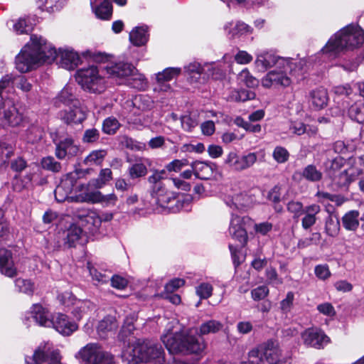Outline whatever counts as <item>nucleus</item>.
Returning <instances> with one entry per match:
<instances>
[{"instance_id": "f257e3e1", "label": "nucleus", "mask_w": 364, "mask_h": 364, "mask_svg": "<svg viewBox=\"0 0 364 364\" xmlns=\"http://www.w3.org/2000/svg\"><path fill=\"white\" fill-rule=\"evenodd\" d=\"M56 49L42 36L32 35L31 41L16 58V68L21 73L30 71L35 65L52 63Z\"/></svg>"}, {"instance_id": "f03ea898", "label": "nucleus", "mask_w": 364, "mask_h": 364, "mask_svg": "<svg viewBox=\"0 0 364 364\" xmlns=\"http://www.w3.org/2000/svg\"><path fill=\"white\" fill-rule=\"evenodd\" d=\"M364 48V31L358 26L350 24L335 33L321 49L323 53L336 56L341 52Z\"/></svg>"}, {"instance_id": "7ed1b4c3", "label": "nucleus", "mask_w": 364, "mask_h": 364, "mask_svg": "<svg viewBox=\"0 0 364 364\" xmlns=\"http://www.w3.org/2000/svg\"><path fill=\"white\" fill-rule=\"evenodd\" d=\"M122 356L126 364H137L140 362L164 364L165 361L162 347L151 341L137 340L122 353Z\"/></svg>"}, {"instance_id": "20e7f679", "label": "nucleus", "mask_w": 364, "mask_h": 364, "mask_svg": "<svg viewBox=\"0 0 364 364\" xmlns=\"http://www.w3.org/2000/svg\"><path fill=\"white\" fill-rule=\"evenodd\" d=\"M175 321L168 323L167 332L162 335L161 341L171 353L183 354L200 353L205 348V343L202 338H198L188 333H172L171 328Z\"/></svg>"}, {"instance_id": "39448f33", "label": "nucleus", "mask_w": 364, "mask_h": 364, "mask_svg": "<svg viewBox=\"0 0 364 364\" xmlns=\"http://www.w3.org/2000/svg\"><path fill=\"white\" fill-rule=\"evenodd\" d=\"M241 364H289L277 341L269 339L248 353L247 361Z\"/></svg>"}, {"instance_id": "423d86ee", "label": "nucleus", "mask_w": 364, "mask_h": 364, "mask_svg": "<svg viewBox=\"0 0 364 364\" xmlns=\"http://www.w3.org/2000/svg\"><path fill=\"white\" fill-rule=\"evenodd\" d=\"M103 65L90 66L77 70L76 80L86 91L92 93L100 94L105 90V70L102 71Z\"/></svg>"}, {"instance_id": "0eeeda50", "label": "nucleus", "mask_w": 364, "mask_h": 364, "mask_svg": "<svg viewBox=\"0 0 364 364\" xmlns=\"http://www.w3.org/2000/svg\"><path fill=\"white\" fill-rule=\"evenodd\" d=\"M295 64L291 59H289L287 64L268 72L261 80L262 86L267 89L289 87L292 82L291 77L296 75V71L293 69Z\"/></svg>"}, {"instance_id": "6e6552de", "label": "nucleus", "mask_w": 364, "mask_h": 364, "mask_svg": "<svg viewBox=\"0 0 364 364\" xmlns=\"http://www.w3.org/2000/svg\"><path fill=\"white\" fill-rule=\"evenodd\" d=\"M82 364H114L112 355L97 343H89L75 355Z\"/></svg>"}, {"instance_id": "1a4fd4ad", "label": "nucleus", "mask_w": 364, "mask_h": 364, "mask_svg": "<svg viewBox=\"0 0 364 364\" xmlns=\"http://www.w3.org/2000/svg\"><path fill=\"white\" fill-rule=\"evenodd\" d=\"M349 166L338 172L332 178V181L341 188H347L350 184L355 181L359 176L363 174L364 168V155L356 158H350Z\"/></svg>"}, {"instance_id": "9d476101", "label": "nucleus", "mask_w": 364, "mask_h": 364, "mask_svg": "<svg viewBox=\"0 0 364 364\" xmlns=\"http://www.w3.org/2000/svg\"><path fill=\"white\" fill-rule=\"evenodd\" d=\"M253 222L250 218L231 213L228 228L229 235L232 238L238 241L241 245L244 246L248 240L247 228Z\"/></svg>"}, {"instance_id": "9b49d317", "label": "nucleus", "mask_w": 364, "mask_h": 364, "mask_svg": "<svg viewBox=\"0 0 364 364\" xmlns=\"http://www.w3.org/2000/svg\"><path fill=\"white\" fill-rule=\"evenodd\" d=\"M60 302L65 306L73 305L72 314L78 320L90 316L95 311V305L90 300H77L70 292L58 296Z\"/></svg>"}, {"instance_id": "f8f14e48", "label": "nucleus", "mask_w": 364, "mask_h": 364, "mask_svg": "<svg viewBox=\"0 0 364 364\" xmlns=\"http://www.w3.org/2000/svg\"><path fill=\"white\" fill-rule=\"evenodd\" d=\"M214 64L205 63L201 65L200 63L193 61L184 66V73L191 82H200L201 80L205 82L213 73L210 70L214 68Z\"/></svg>"}, {"instance_id": "ddd939ff", "label": "nucleus", "mask_w": 364, "mask_h": 364, "mask_svg": "<svg viewBox=\"0 0 364 364\" xmlns=\"http://www.w3.org/2000/svg\"><path fill=\"white\" fill-rule=\"evenodd\" d=\"M102 71L105 70L108 77L119 80V83H125L127 78L132 72H134V67L127 63H109L101 68Z\"/></svg>"}, {"instance_id": "4468645a", "label": "nucleus", "mask_w": 364, "mask_h": 364, "mask_svg": "<svg viewBox=\"0 0 364 364\" xmlns=\"http://www.w3.org/2000/svg\"><path fill=\"white\" fill-rule=\"evenodd\" d=\"M304 345L317 349L323 348L330 341L325 333L316 328H309L301 333Z\"/></svg>"}, {"instance_id": "2eb2a0df", "label": "nucleus", "mask_w": 364, "mask_h": 364, "mask_svg": "<svg viewBox=\"0 0 364 364\" xmlns=\"http://www.w3.org/2000/svg\"><path fill=\"white\" fill-rule=\"evenodd\" d=\"M289 58H280L269 51H262L257 54L255 61V66L262 72L272 67L282 66L287 64Z\"/></svg>"}, {"instance_id": "dca6fc26", "label": "nucleus", "mask_w": 364, "mask_h": 364, "mask_svg": "<svg viewBox=\"0 0 364 364\" xmlns=\"http://www.w3.org/2000/svg\"><path fill=\"white\" fill-rule=\"evenodd\" d=\"M222 199L231 213L244 211L249 205V197L244 193H226Z\"/></svg>"}, {"instance_id": "f3484780", "label": "nucleus", "mask_w": 364, "mask_h": 364, "mask_svg": "<svg viewBox=\"0 0 364 364\" xmlns=\"http://www.w3.org/2000/svg\"><path fill=\"white\" fill-rule=\"evenodd\" d=\"M57 63L66 70H73L78 65L80 59L78 54L71 48H60L56 50Z\"/></svg>"}, {"instance_id": "a211bd4d", "label": "nucleus", "mask_w": 364, "mask_h": 364, "mask_svg": "<svg viewBox=\"0 0 364 364\" xmlns=\"http://www.w3.org/2000/svg\"><path fill=\"white\" fill-rule=\"evenodd\" d=\"M179 68H167L162 72H159L156 75V84L154 90L158 92H168L171 90V86L168 83L170 80L176 77L181 73Z\"/></svg>"}, {"instance_id": "6ab92c4d", "label": "nucleus", "mask_w": 364, "mask_h": 364, "mask_svg": "<svg viewBox=\"0 0 364 364\" xmlns=\"http://www.w3.org/2000/svg\"><path fill=\"white\" fill-rule=\"evenodd\" d=\"M80 200L92 203H101L105 207H112L116 205L118 198L114 193L104 195L99 191H95L85 192V196L82 197Z\"/></svg>"}, {"instance_id": "aec40b11", "label": "nucleus", "mask_w": 364, "mask_h": 364, "mask_svg": "<svg viewBox=\"0 0 364 364\" xmlns=\"http://www.w3.org/2000/svg\"><path fill=\"white\" fill-rule=\"evenodd\" d=\"M51 327L63 336H70L77 331L78 326L76 323L69 320L68 317L63 314H58L53 317Z\"/></svg>"}, {"instance_id": "412c9836", "label": "nucleus", "mask_w": 364, "mask_h": 364, "mask_svg": "<svg viewBox=\"0 0 364 364\" xmlns=\"http://www.w3.org/2000/svg\"><path fill=\"white\" fill-rule=\"evenodd\" d=\"M79 148L74 144L70 137L65 138L58 143H55V154L58 159H64L66 156L72 157L76 156Z\"/></svg>"}, {"instance_id": "4be33fe9", "label": "nucleus", "mask_w": 364, "mask_h": 364, "mask_svg": "<svg viewBox=\"0 0 364 364\" xmlns=\"http://www.w3.org/2000/svg\"><path fill=\"white\" fill-rule=\"evenodd\" d=\"M0 272L8 277H14L17 274L12 254L5 248L0 249Z\"/></svg>"}, {"instance_id": "5701e85b", "label": "nucleus", "mask_w": 364, "mask_h": 364, "mask_svg": "<svg viewBox=\"0 0 364 364\" xmlns=\"http://www.w3.org/2000/svg\"><path fill=\"white\" fill-rule=\"evenodd\" d=\"M29 314L33 321L41 326L51 327L53 324L51 314L41 305L33 304Z\"/></svg>"}, {"instance_id": "b1692460", "label": "nucleus", "mask_w": 364, "mask_h": 364, "mask_svg": "<svg viewBox=\"0 0 364 364\" xmlns=\"http://www.w3.org/2000/svg\"><path fill=\"white\" fill-rule=\"evenodd\" d=\"M75 92V88L74 86L66 85L56 97L55 104L58 105L59 102H62L68 107H77L80 105L81 102L76 97Z\"/></svg>"}, {"instance_id": "393cba45", "label": "nucleus", "mask_w": 364, "mask_h": 364, "mask_svg": "<svg viewBox=\"0 0 364 364\" xmlns=\"http://www.w3.org/2000/svg\"><path fill=\"white\" fill-rule=\"evenodd\" d=\"M321 208L318 204H311L304 207L301 218V227L304 230H309L314 226L317 221V215L321 212Z\"/></svg>"}, {"instance_id": "a878e982", "label": "nucleus", "mask_w": 364, "mask_h": 364, "mask_svg": "<svg viewBox=\"0 0 364 364\" xmlns=\"http://www.w3.org/2000/svg\"><path fill=\"white\" fill-rule=\"evenodd\" d=\"M118 326L119 323L114 316H107L99 321L97 331L100 338H105L109 334L115 332Z\"/></svg>"}, {"instance_id": "bb28decb", "label": "nucleus", "mask_w": 364, "mask_h": 364, "mask_svg": "<svg viewBox=\"0 0 364 364\" xmlns=\"http://www.w3.org/2000/svg\"><path fill=\"white\" fill-rule=\"evenodd\" d=\"M70 110L61 112L60 117L66 124H79L86 119V114L81 105L77 107H69Z\"/></svg>"}, {"instance_id": "cd10ccee", "label": "nucleus", "mask_w": 364, "mask_h": 364, "mask_svg": "<svg viewBox=\"0 0 364 364\" xmlns=\"http://www.w3.org/2000/svg\"><path fill=\"white\" fill-rule=\"evenodd\" d=\"M191 168L197 178L202 180H208L212 176L215 164L210 162L197 161L191 164Z\"/></svg>"}, {"instance_id": "c85d7f7f", "label": "nucleus", "mask_w": 364, "mask_h": 364, "mask_svg": "<svg viewBox=\"0 0 364 364\" xmlns=\"http://www.w3.org/2000/svg\"><path fill=\"white\" fill-rule=\"evenodd\" d=\"M156 191H151V196L155 199L156 203L161 207H168V205L174 202L176 198L173 193L168 191L165 187L157 188Z\"/></svg>"}, {"instance_id": "c756f323", "label": "nucleus", "mask_w": 364, "mask_h": 364, "mask_svg": "<svg viewBox=\"0 0 364 364\" xmlns=\"http://www.w3.org/2000/svg\"><path fill=\"white\" fill-rule=\"evenodd\" d=\"M309 100L316 109H322L328 100L327 91L322 87L313 90L309 92Z\"/></svg>"}, {"instance_id": "7c9ffc66", "label": "nucleus", "mask_w": 364, "mask_h": 364, "mask_svg": "<svg viewBox=\"0 0 364 364\" xmlns=\"http://www.w3.org/2000/svg\"><path fill=\"white\" fill-rule=\"evenodd\" d=\"M148 40V27L146 26L135 27L129 33V41L136 46H144Z\"/></svg>"}, {"instance_id": "2f4dec72", "label": "nucleus", "mask_w": 364, "mask_h": 364, "mask_svg": "<svg viewBox=\"0 0 364 364\" xmlns=\"http://www.w3.org/2000/svg\"><path fill=\"white\" fill-rule=\"evenodd\" d=\"M224 29L231 38L247 35L252 31L250 26L241 21H237L235 23H228L224 26Z\"/></svg>"}, {"instance_id": "473e14b6", "label": "nucleus", "mask_w": 364, "mask_h": 364, "mask_svg": "<svg viewBox=\"0 0 364 364\" xmlns=\"http://www.w3.org/2000/svg\"><path fill=\"white\" fill-rule=\"evenodd\" d=\"M360 213L352 210L346 213L341 218L343 228L348 231L355 232L359 227Z\"/></svg>"}, {"instance_id": "72a5a7b5", "label": "nucleus", "mask_w": 364, "mask_h": 364, "mask_svg": "<svg viewBox=\"0 0 364 364\" xmlns=\"http://www.w3.org/2000/svg\"><path fill=\"white\" fill-rule=\"evenodd\" d=\"M240 155L242 171L252 167L257 161H263L264 158L262 152H247Z\"/></svg>"}, {"instance_id": "f704fd0d", "label": "nucleus", "mask_w": 364, "mask_h": 364, "mask_svg": "<svg viewBox=\"0 0 364 364\" xmlns=\"http://www.w3.org/2000/svg\"><path fill=\"white\" fill-rule=\"evenodd\" d=\"M125 84L129 87L139 90H145L147 87V80L144 75L138 73V70L134 68V72L129 76Z\"/></svg>"}, {"instance_id": "c9c22d12", "label": "nucleus", "mask_w": 364, "mask_h": 364, "mask_svg": "<svg viewBox=\"0 0 364 364\" xmlns=\"http://www.w3.org/2000/svg\"><path fill=\"white\" fill-rule=\"evenodd\" d=\"M223 328V324L217 320L211 319L201 323L198 330V335L203 336L210 333H216Z\"/></svg>"}, {"instance_id": "e433bc0d", "label": "nucleus", "mask_w": 364, "mask_h": 364, "mask_svg": "<svg viewBox=\"0 0 364 364\" xmlns=\"http://www.w3.org/2000/svg\"><path fill=\"white\" fill-rule=\"evenodd\" d=\"M92 9L96 16L102 20H109L112 17V6L109 0H104Z\"/></svg>"}, {"instance_id": "4c0bfd02", "label": "nucleus", "mask_w": 364, "mask_h": 364, "mask_svg": "<svg viewBox=\"0 0 364 364\" xmlns=\"http://www.w3.org/2000/svg\"><path fill=\"white\" fill-rule=\"evenodd\" d=\"M65 242L69 247L75 246L76 242L80 239L82 234V230L80 227L75 224H72L65 232Z\"/></svg>"}, {"instance_id": "58836bf2", "label": "nucleus", "mask_w": 364, "mask_h": 364, "mask_svg": "<svg viewBox=\"0 0 364 364\" xmlns=\"http://www.w3.org/2000/svg\"><path fill=\"white\" fill-rule=\"evenodd\" d=\"M149 159H144L142 162H137L131 166L128 169L129 176L132 179L144 176L147 173L146 164H149Z\"/></svg>"}, {"instance_id": "ea45409f", "label": "nucleus", "mask_w": 364, "mask_h": 364, "mask_svg": "<svg viewBox=\"0 0 364 364\" xmlns=\"http://www.w3.org/2000/svg\"><path fill=\"white\" fill-rule=\"evenodd\" d=\"M348 115L354 121L364 124V102H356L348 109Z\"/></svg>"}, {"instance_id": "a19ab883", "label": "nucleus", "mask_w": 364, "mask_h": 364, "mask_svg": "<svg viewBox=\"0 0 364 364\" xmlns=\"http://www.w3.org/2000/svg\"><path fill=\"white\" fill-rule=\"evenodd\" d=\"M301 176L308 181L318 182L322 179V172L316 166L310 164L302 171Z\"/></svg>"}, {"instance_id": "79ce46f5", "label": "nucleus", "mask_w": 364, "mask_h": 364, "mask_svg": "<svg viewBox=\"0 0 364 364\" xmlns=\"http://www.w3.org/2000/svg\"><path fill=\"white\" fill-rule=\"evenodd\" d=\"M154 102L150 97L144 95L135 96L132 100V105L141 111L150 110L153 107Z\"/></svg>"}, {"instance_id": "37998d69", "label": "nucleus", "mask_w": 364, "mask_h": 364, "mask_svg": "<svg viewBox=\"0 0 364 364\" xmlns=\"http://www.w3.org/2000/svg\"><path fill=\"white\" fill-rule=\"evenodd\" d=\"M224 163L234 171H242L240 162V155L235 151L229 152L225 159Z\"/></svg>"}, {"instance_id": "c03bdc74", "label": "nucleus", "mask_w": 364, "mask_h": 364, "mask_svg": "<svg viewBox=\"0 0 364 364\" xmlns=\"http://www.w3.org/2000/svg\"><path fill=\"white\" fill-rule=\"evenodd\" d=\"M107 155V151L103 149L92 151L84 160V164L87 166L91 165H100L105 157Z\"/></svg>"}, {"instance_id": "a18cd8bd", "label": "nucleus", "mask_w": 364, "mask_h": 364, "mask_svg": "<svg viewBox=\"0 0 364 364\" xmlns=\"http://www.w3.org/2000/svg\"><path fill=\"white\" fill-rule=\"evenodd\" d=\"M79 178V173L77 171H73L68 173L61 181L63 182L68 183V186L71 188L73 190L75 188L78 191H85L87 190V186L85 184H80L77 186V180Z\"/></svg>"}, {"instance_id": "49530a36", "label": "nucleus", "mask_w": 364, "mask_h": 364, "mask_svg": "<svg viewBox=\"0 0 364 364\" xmlns=\"http://www.w3.org/2000/svg\"><path fill=\"white\" fill-rule=\"evenodd\" d=\"M183 129L187 132H192L198 124V115L196 114H184L181 117Z\"/></svg>"}, {"instance_id": "de8ad7c7", "label": "nucleus", "mask_w": 364, "mask_h": 364, "mask_svg": "<svg viewBox=\"0 0 364 364\" xmlns=\"http://www.w3.org/2000/svg\"><path fill=\"white\" fill-rule=\"evenodd\" d=\"M41 164L43 169L53 173L60 172L62 169L61 164L50 156L43 157L41 159Z\"/></svg>"}, {"instance_id": "09e8293b", "label": "nucleus", "mask_w": 364, "mask_h": 364, "mask_svg": "<svg viewBox=\"0 0 364 364\" xmlns=\"http://www.w3.org/2000/svg\"><path fill=\"white\" fill-rule=\"evenodd\" d=\"M67 183L60 181V184L55 189V197L57 201L61 203L69 198L73 189L66 185Z\"/></svg>"}, {"instance_id": "8fccbe9b", "label": "nucleus", "mask_w": 364, "mask_h": 364, "mask_svg": "<svg viewBox=\"0 0 364 364\" xmlns=\"http://www.w3.org/2000/svg\"><path fill=\"white\" fill-rule=\"evenodd\" d=\"M112 179V172L109 168H103L100 171L97 179L92 182V185L100 188Z\"/></svg>"}, {"instance_id": "3c124183", "label": "nucleus", "mask_w": 364, "mask_h": 364, "mask_svg": "<svg viewBox=\"0 0 364 364\" xmlns=\"http://www.w3.org/2000/svg\"><path fill=\"white\" fill-rule=\"evenodd\" d=\"M340 230V221L338 218H333L328 217L326 219L325 224V232L326 233L332 237H336Z\"/></svg>"}, {"instance_id": "603ef678", "label": "nucleus", "mask_w": 364, "mask_h": 364, "mask_svg": "<svg viewBox=\"0 0 364 364\" xmlns=\"http://www.w3.org/2000/svg\"><path fill=\"white\" fill-rule=\"evenodd\" d=\"M84 221L90 225L88 228L91 231L97 230L101 226L100 214L95 211H90L84 216Z\"/></svg>"}, {"instance_id": "864d4df0", "label": "nucleus", "mask_w": 364, "mask_h": 364, "mask_svg": "<svg viewBox=\"0 0 364 364\" xmlns=\"http://www.w3.org/2000/svg\"><path fill=\"white\" fill-rule=\"evenodd\" d=\"M46 353L45 350H41V346H39L36 349L32 357L26 356L25 364H44L47 360Z\"/></svg>"}, {"instance_id": "5fc2aeb1", "label": "nucleus", "mask_w": 364, "mask_h": 364, "mask_svg": "<svg viewBox=\"0 0 364 364\" xmlns=\"http://www.w3.org/2000/svg\"><path fill=\"white\" fill-rule=\"evenodd\" d=\"M238 80L249 87H255L259 85V80L253 77L247 68L239 73Z\"/></svg>"}, {"instance_id": "6e6d98bb", "label": "nucleus", "mask_w": 364, "mask_h": 364, "mask_svg": "<svg viewBox=\"0 0 364 364\" xmlns=\"http://www.w3.org/2000/svg\"><path fill=\"white\" fill-rule=\"evenodd\" d=\"M87 267L93 280L100 284L107 283L109 281L110 275L107 272H100L94 267H91L90 263L87 264Z\"/></svg>"}, {"instance_id": "4d7b16f0", "label": "nucleus", "mask_w": 364, "mask_h": 364, "mask_svg": "<svg viewBox=\"0 0 364 364\" xmlns=\"http://www.w3.org/2000/svg\"><path fill=\"white\" fill-rule=\"evenodd\" d=\"M165 174L166 171L164 170L155 171L148 178L149 183L152 184V191H156L159 186H160V188L164 187L161 181L164 178Z\"/></svg>"}, {"instance_id": "13d9d810", "label": "nucleus", "mask_w": 364, "mask_h": 364, "mask_svg": "<svg viewBox=\"0 0 364 364\" xmlns=\"http://www.w3.org/2000/svg\"><path fill=\"white\" fill-rule=\"evenodd\" d=\"M15 287L18 291L27 294H32L33 292V284L28 279L18 278L15 280Z\"/></svg>"}, {"instance_id": "bf43d9fd", "label": "nucleus", "mask_w": 364, "mask_h": 364, "mask_svg": "<svg viewBox=\"0 0 364 364\" xmlns=\"http://www.w3.org/2000/svg\"><path fill=\"white\" fill-rule=\"evenodd\" d=\"M344 164L345 159L342 156H337L331 161V164L328 167V174L331 179L338 173V171Z\"/></svg>"}, {"instance_id": "052dcab7", "label": "nucleus", "mask_w": 364, "mask_h": 364, "mask_svg": "<svg viewBox=\"0 0 364 364\" xmlns=\"http://www.w3.org/2000/svg\"><path fill=\"white\" fill-rule=\"evenodd\" d=\"M119 127V122L114 117H108L103 122L102 131L107 134H114Z\"/></svg>"}, {"instance_id": "680f3d73", "label": "nucleus", "mask_w": 364, "mask_h": 364, "mask_svg": "<svg viewBox=\"0 0 364 364\" xmlns=\"http://www.w3.org/2000/svg\"><path fill=\"white\" fill-rule=\"evenodd\" d=\"M213 289L210 284L203 282L196 287V293L200 299H207L211 296Z\"/></svg>"}, {"instance_id": "e2e57ef3", "label": "nucleus", "mask_w": 364, "mask_h": 364, "mask_svg": "<svg viewBox=\"0 0 364 364\" xmlns=\"http://www.w3.org/2000/svg\"><path fill=\"white\" fill-rule=\"evenodd\" d=\"M333 149L336 153L345 154L353 151L355 149V145L352 143H346L343 141H337L334 143Z\"/></svg>"}, {"instance_id": "0e129e2a", "label": "nucleus", "mask_w": 364, "mask_h": 364, "mask_svg": "<svg viewBox=\"0 0 364 364\" xmlns=\"http://www.w3.org/2000/svg\"><path fill=\"white\" fill-rule=\"evenodd\" d=\"M255 94L253 92L246 90H241L240 91H235L231 95V98L235 101L245 102L249 100L254 99Z\"/></svg>"}, {"instance_id": "69168bd1", "label": "nucleus", "mask_w": 364, "mask_h": 364, "mask_svg": "<svg viewBox=\"0 0 364 364\" xmlns=\"http://www.w3.org/2000/svg\"><path fill=\"white\" fill-rule=\"evenodd\" d=\"M14 154V149L12 146L5 144H0V163L5 164L9 159Z\"/></svg>"}, {"instance_id": "338daca9", "label": "nucleus", "mask_w": 364, "mask_h": 364, "mask_svg": "<svg viewBox=\"0 0 364 364\" xmlns=\"http://www.w3.org/2000/svg\"><path fill=\"white\" fill-rule=\"evenodd\" d=\"M287 210L294 214V218H299L303 213L304 207L299 201L291 200L287 203Z\"/></svg>"}, {"instance_id": "774afa93", "label": "nucleus", "mask_w": 364, "mask_h": 364, "mask_svg": "<svg viewBox=\"0 0 364 364\" xmlns=\"http://www.w3.org/2000/svg\"><path fill=\"white\" fill-rule=\"evenodd\" d=\"M289 130L294 134L301 136L305 134L306 125L300 121H291L289 125Z\"/></svg>"}]
</instances>
